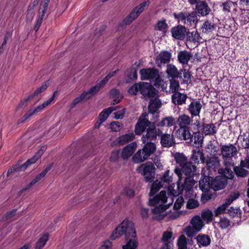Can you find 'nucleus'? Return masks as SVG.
<instances>
[{
	"mask_svg": "<svg viewBox=\"0 0 249 249\" xmlns=\"http://www.w3.org/2000/svg\"><path fill=\"white\" fill-rule=\"evenodd\" d=\"M215 28L216 24L213 21L210 20L204 21L200 28L202 33L206 34L212 33Z\"/></svg>",
	"mask_w": 249,
	"mask_h": 249,
	"instance_id": "27",
	"label": "nucleus"
},
{
	"mask_svg": "<svg viewBox=\"0 0 249 249\" xmlns=\"http://www.w3.org/2000/svg\"><path fill=\"white\" fill-rule=\"evenodd\" d=\"M124 234L125 240L130 238H136V232L134 223L128 219H124L121 224L117 227L110 235L111 240H115L120 236Z\"/></svg>",
	"mask_w": 249,
	"mask_h": 249,
	"instance_id": "2",
	"label": "nucleus"
},
{
	"mask_svg": "<svg viewBox=\"0 0 249 249\" xmlns=\"http://www.w3.org/2000/svg\"><path fill=\"white\" fill-rule=\"evenodd\" d=\"M128 93L131 95L140 93L144 98H151L157 95L158 91L150 83L140 82L132 85L128 89Z\"/></svg>",
	"mask_w": 249,
	"mask_h": 249,
	"instance_id": "3",
	"label": "nucleus"
},
{
	"mask_svg": "<svg viewBox=\"0 0 249 249\" xmlns=\"http://www.w3.org/2000/svg\"><path fill=\"white\" fill-rule=\"evenodd\" d=\"M175 134L177 138L183 140H189L191 135L189 127H179L175 131Z\"/></svg>",
	"mask_w": 249,
	"mask_h": 249,
	"instance_id": "22",
	"label": "nucleus"
},
{
	"mask_svg": "<svg viewBox=\"0 0 249 249\" xmlns=\"http://www.w3.org/2000/svg\"><path fill=\"white\" fill-rule=\"evenodd\" d=\"M202 163L205 164L206 168L210 171L215 172L220 165V160L217 156L206 155Z\"/></svg>",
	"mask_w": 249,
	"mask_h": 249,
	"instance_id": "11",
	"label": "nucleus"
},
{
	"mask_svg": "<svg viewBox=\"0 0 249 249\" xmlns=\"http://www.w3.org/2000/svg\"><path fill=\"white\" fill-rule=\"evenodd\" d=\"M171 53L167 51H162L157 55L155 63L159 67H161L162 64L168 63L171 58Z\"/></svg>",
	"mask_w": 249,
	"mask_h": 249,
	"instance_id": "16",
	"label": "nucleus"
},
{
	"mask_svg": "<svg viewBox=\"0 0 249 249\" xmlns=\"http://www.w3.org/2000/svg\"><path fill=\"white\" fill-rule=\"evenodd\" d=\"M153 122H150L148 119V115L146 113H143L139 117L135 127V133L136 135H141L147 127Z\"/></svg>",
	"mask_w": 249,
	"mask_h": 249,
	"instance_id": "7",
	"label": "nucleus"
},
{
	"mask_svg": "<svg viewBox=\"0 0 249 249\" xmlns=\"http://www.w3.org/2000/svg\"><path fill=\"white\" fill-rule=\"evenodd\" d=\"M163 184L161 181L158 180H155L152 184L149 192V195L153 196L160 189Z\"/></svg>",
	"mask_w": 249,
	"mask_h": 249,
	"instance_id": "49",
	"label": "nucleus"
},
{
	"mask_svg": "<svg viewBox=\"0 0 249 249\" xmlns=\"http://www.w3.org/2000/svg\"><path fill=\"white\" fill-rule=\"evenodd\" d=\"M174 158L176 163L181 168L189 161L187 158L182 153H176L175 155Z\"/></svg>",
	"mask_w": 249,
	"mask_h": 249,
	"instance_id": "43",
	"label": "nucleus"
},
{
	"mask_svg": "<svg viewBox=\"0 0 249 249\" xmlns=\"http://www.w3.org/2000/svg\"><path fill=\"white\" fill-rule=\"evenodd\" d=\"M240 196V194L238 192H231L228 197L225 200L224 203L229 206L231 204L233 201L237 199Z\"/></svg>",
	"mask_w": 249,
	"mask_h": 249,
	"instance_id": "50",
	"label": "nucleus"
},
{
	"mask_svg": "<svg viewBox=\"0 0 249 249\" xmlns=\"http://www.w3.org/2000/svg\"><path fill=\"white\" fill-rule=\"evenodd\" d=\"M173 16L178 22L189 27H196L198 21L196 13L195 11H186L178 13H174Z\"/></svg>",
	"mask_w": 249,
	"mask_h": 249,
	"instance_id": "4",
	"label": "nucleus"
},
{
	"mask_svg": "<svg viewBox=\"0 0 249 249\" xmlns=\"http://www.w3.org/2000/svg\"><path fill=\"white\" fill-rule=\"evenodd\" d=\"M173 201L172 196L167 197L165 191H161L155 197L149 199L148 201L149 205H156L152 209V213L155 214H159L158 216H153L152 219L159 221L162 220L165 216V214L162 213L169 208Z\"/></svg>",
	"mask_w": 249,
	"mask_h": 249,
	"instance_id": "1",
	"label": "nucleus"
},
{
	"mask_svg": "<svg viewBox=\"0 0 249 249\" xmlns=\"http://www.w3.org/2000/svg\"><path fill=\"white\" fill-rule=\"evenodd\" d=\"M192 177L193 176H189L185 178L184 183L181 186V190L178 193H175L174 194V196L182 193L184 194L185 197H188V195L193 194L192 188L196 182Z\"/></svg>",
	"mask_w": 249,
	"mask_h": 249,
	"instance_id": "10",
	"label": "nucleus"
},
{
	"mask_svg": "<svg viewBox=\"0 0 249 249\" xmlns=\"http://www.w3.org/2000/svg\"><path fill=\"white\" fill-rule=\"evenodd\" d=\"M221 153L224 160V166L227 167H233L234 161L232 158L237 155V148L232 144L222 145L221 147Z\"/></svg>",
	"mask_w": 249,
	"mask_h": 249,
	"instance_id": "5",
	"label": "nucleus"
},
{
	"mask_svg": "<svg viewBox=\"0 0 249 249\" xmlns=\"http://www.w3.org/2000/svg\"><path fill=\"white\" fill-rule=\"evenodd\" d=\"M220 7L222 8V11L224 13L229 14L232 11L236 12L237 11V2H233L231 0H228L223 2L220 5Z\"/></svg>",
	"mask_w": 249,
	"mask_h": 249,
	"instance_id": "20",
	"label": "nucleus"
},
{
	"mask_svg": "<svg viewBox=\"0 0 249 249\" xmlns=\"http://www.w3.org/2000/svg\"><path fill=\"white\" fill-rule=\"evenodd\" d=\"M141 78L142 80L155 81V85H159L161 81L159 71L155 68H143L140 70Z\"/></svg>",
	"mask_w": 249,
	"mask_h": 249,
	"instance_id": "6",
	"label": "nucleus"
},
{
	"mask_svg": "<svg viewBox=\"0 0 249 249\" xmlns=\"http://www.w3.org/2000/svg\"><path fill=\"white\" fill-rule=\"evenodd\" d=\"M179 87V83L178 81L176 80L175 79H171L170 80L169 92L174 94L178 92V90Z\"/></svg>",
	"mask_w": 249,
	"mask_h": 249,
	"instance_id": "55",
	"label": "nucleus"
},
{
	"mask_svg": "<svg viewBox=\"0 0 249 249\" xmlns=\"http://www.w3.org/2000/svg\"><path fill=\"white\" fill-rule=\"evenodd\" d=\"M160 143L163 147H170L175 143L173 135L164 134L161 136Z\"/></svg>",
	"mask_w": 249,
	"mask_h": 249,
	"instance_id": "23",
	"label": "nucleus"
},
{
	"mask_svg": "<svg viewBox=\"0 0 249 249\" xmlns=\"http://www.w3.org/2000/svg\"><path fill=\"white\" fill-rule=\"evenodd\" d=\"M187 239L185 235H180L177 241L178 249H187Z\"/></svg>",
	"mask_w": 249,
	"mask_h": 249,
	"instance_id": "54",
	"label": "nucleus"
},
{
	"mask_svg": "<svg viewBox=\"0 0 249 249\" xmlns=\"http://www.w3.org/2000/svg\"><path fill=\"white\" fill-rule=\"evenodd\" d=\"M207 152H208V154L207 155H214L216 156V154L218 151V148L217 146L213 144H210L208 145L207 147Z\"/></svg>",
	"mask_w": 249,
	"mask_h": 249,
	"instance_id": "63",
	"label": "nucleus"
},
{
	"mask_svg": "<svg viewBox=\"0 0 249 249\" xmlns=\"http://www.w3.org/2000/svg\"><path fill=\"white\" fill-rule=\"evenodd\" d=\"M166 72L167 76L169 77H171L172 79L181 78V73L173 64H167Z\"/></svg>",
	"mask_w": 249,
	"mask_h": 249,
	"instance_id": "29",
	"label": "nucleus"
},
{
	"mask_svg": "<svg viewBox=\"0 0 249 249\" xmlns=\"http://www.w3.org/2000/svg\"><path fill=\"white\" fill-rule=\"evenodd\" d=\"M161 105V101L159 99L155 98V99L151 100L148 106L149 112L154 114L158 110Z\"/></svg>",
	"mask_w": 249,
	"mask_h": 249,
	"instance_id": "38",
	"label": "nucleus"
},
{
	"mask_svg": "<svg viewBox=\"0 0 249 249\" xmlns=\"http://www.w3.org/2000/svg\"><path fill=\"white\" fill-rule=\"evenodd\" d=\"M201 216L204 220L208 222L212 221L213 220V213L209 209H205L202 212Z\"/></svg>",
	"mask_w": 249,
	"mask_h": 249,
	"instance_id": "60",
	"label": "nucleus"
},
{
	"mask_svg": "<svg viewBox=\"0 0 249 249\" xmlns=\"http://www.w3.org/2000/svg\"><path fill=\"white\" fill-rule=\"evenodd\" d=\"M147 159L148 157L144 153V151H142V149L137 151L132 157L133 161L136 163L142 162Z\"/></svg>",
	"mask_w": 249,
	"mask_h": 249,
	"instance_id": "39",
	"label": "nucleus"
},
{
	"mask_svg": "<svg viewBox=\"0 0 249 249\" xmlns=\"http://www.w3.org/2000/svg\"><path fill=\"white\" fill-rule=\"evenodd\" d=\"M125 245L122 247L123 249H136L138 245L137 238H130L126 240Z\"/></svg>",
	"mask_w": 249,
	"mask_h": 249,
	"instance_id": "45",
	"label": "nucleus"
},
{
	"mask_svg": "<svg viewBox=\"0 0 249 249\" xmlns=\"http://www.w3.org/2000/svg\"><path fill=\"white\" fill-rule=\"evenodd\" d=\"M240 196V194L238 192H231L228 197L225 200L224 203L229 206L231 204L233 201L237 199Z\"/></svg>",
	"mask_w": 249,
	"mask_h": 249,
	"instance_id": "51",
	"label": "nucleus"
},
{
	"mask_svg": "<svg viewBox=\"0 0 249 249\" xmlns=\"http://www.w3.org/2000/svg\"><path fill=\"white\" fill-rule=\"evenodd\" d=\"M99 86L95 85L94 86L92 87L90 89L86 91H84L86 93L87 99H89L94 94H95L99 90Z\"/></svg>",
	"mask_w": 249,
	"mask_h": 249,
	"instance_id": "61",
	"label": "nucleus"
},
{
	"mask_svg": "<svg viewBox=\"0 0 249 249\" xmlns=\"http://www.w3.org/2000/svg\"><path fill=\"white\" fill-rule=\"evenodd\" d=\"M176 124V120H175V118L173 116H169L163 118L158 125L160 127H171Z\"/></svg>",
	"mask_w": 249,
	"mask_h": 249,
	"instance_id": "41",
	"label": "nucleus"
},
{
	"mask_svg": "<svg viewBox=\"0 0 249 249\" xmlns=\"http://www.w3.org/2000/svg\"><path fill=\"white\" fill-rule=\"evenodd\" d=\"M213 178L210 176H205L201 178L199 182L200 189L203 192H208L211 188V182Z\"/></svg>",
	"mask_w": 249,
	"mask_h": 249,
	"instance_id": "26",
	"label": "nucleus"
},
{
	"mask_svg": "<svg viewBox=\"0 0 249 249\" xmlns=\"http://www.w3.org/2000/svg\"><path fill=\"white\" fill-rule=\"evenodd\" d=\"M244 167L236 166L233 168V170L235 174L238 177H245L248 174V171L243 168Z\"/></svg>",
	"mask_w": 249,
	"mask_h": 249,
	"instance_id": "57",
	"label": "nucleus"
},
{
	"mask_svg": "<svg viewBox=\"0 0 249 249\" xmlns=\"http://www.w3.org/2000/svg\"><path fill=\"white\" fill-rule=\"evenodd\" d=\"M203 140V135L198 131V132L193 133V135L191 134V138L189 140H190V142H194L196 145L199 146L202 144Z\"/></svg>",
	"mask_w": 249,
	"mask_h": 249,
	"instance_id": "44",
	"label": "nucleus"
},
{
	"mask_svg": "<svg viewBox=\"0 0 249 249\" xmlns=\"http://www.w3.org/2000/svg\"><path fill=\"white\" fill-rule=\"evenodd\" d=\"M171 32L173 37L178 40L184 39L187 33L186 27L181 25L173 27Z\"/></svg>",
	"mask_w": 249,
	"mask_h": 249,
	"instance_id": "17",
	"label": "nucleus"
},
{
	"mask_svg": "<svg viewBox=\"0 0 249 249\" xmlns=\"http://www.w3.org/2000/svg\"><path fill=\"white\" fill-rule=\"evenodd\" d=\"M48 86L46 83L43 84L40 87L37 88L32 95H29L26 99V101H29L33 98L35 96H37L40 93L44 91L47 88Z\"/></svg>",
	"mask_w": 249,
	"mask_h": 249,
	"instance_id": "56",
	"label": "nucleus"
},
{
	"mask_svg": "<svg viewBox=\"0 0 249 249\" xmlns=\"http://www.w3.org/2000/svg\"><path fill=\"white\" fill-rule=\"evenodd\" d=\"M196 166L194 165L191 161H189L181 169L176 167L174 172L178 178V181H181L182 173H183L186 176H193L196 174Z\"/></svg>",
	"mask_w": 249,
	"mask_h": 249,
	"instance_id": "8",
	"label": "nucleus"
},
{
	"mask_svg": "<svg viewBox=\"0 0 249 249\" xmlns=\"http://www.w3.org/2000/svg\"><path fill=\"white\" fill-rule=\"evenodd\" d=\"M51 165H50L49 166H48L44 169L41 173L38 175L35 178H34L31 182L27 185L23 190V191H26L31 188L33 185H34L35 183L37 182L39 180L41 179L42 178H43L46 174L48 173V172L51 169Z\"/></svg>",
	"mask_w": 249,
	"mask_h": 249,
	"instance_id": "33",
	"label": "nucleus"
},
{
	"mask_svg": "<svg viewBox=\"0 0 249 249\" xmlns=\"http://www.w3.org/2000/svg\"><path fill=\"white\" fill-rule=\"evenodd\" d=\"M23 164L19 165H14L11 168H10L7 171V175L9 176L10 174H12L13 172H19L21 170H24L27 168H25V166H23Z\"/></svg>",
	"mask_w": 249,
	"mask_h": 249,
	"instance_id": "62",
	"label": "nucleus"
},
{
	"mask_svg": "<svg viewBox=\"0 0 249 249\" xmlns=\"http://www.w3.org/2000/svg\"><path fill=\"white\" fill-rule=\"evenodd\" d=\"M46 149L47 146L46 145L42 146L32 158L28 159L23 164V166H25V168H27L29 165L35 163L41 157Z\"/></svg>",
	"mask_w": 249,
	"mask_h": 249,
	"instance_id": "28",
	"label": "nucleus"
},
{
	"mask_svg": "<svg viewBox=\"0 0 249 249\" xmlns=\"http://www.w3.org/2000/svg\"><path fill=\"white\" fill-rule=\"evenodd\" d=\"M144 145L143 147L142 151L145 154L148 158L150 155L154 154L156 150V146L153 142H143Z\"/></svg>",
	"mask_w": 249,
	"mask_h": 249,
	"instance_id": "36",
	"label": "nucleus"
},
{
	"mask_svg": "<svg viewBox=\"0 0 249 249\" xmlns=\"http://www.w3.org/2000/svg\"><path fill=\"white\" fill-rule=\"evenodd\" d=\"M155 175V168L151 162L146 163L143 169V176L146 182H151L153 181Z\"/></svg>",
	"mask_w": 249,
	"mask_h": 249,
	"instance_id": "14",
	"label": "nucleus"
},
{
	"mask_svg": "<svg viewBox=\"0 0 249 249\" xmlns=\"http://www.w3.org/2000/svg\"><path fill=\"white\" fill-rule=\"evenodd\" d=\"M159 134L155 123L151 124L146 128V134L142 137V142H152L156 140Z\"/></svg>",
	"mask_w": 249,
	"mask_h": 249,
	"instance_id": "12",
	"label": "nucleus"
},
{
	"mask_svg": "<svg viewBox=\"0 0 249 249\" xmlns=\"http://www.w3.org/2000/svg\"><path fill=\"white\" fill-rule=\"evenodd\" d=\"M227 184V180L222 176H218L212 180L211 189L214 191L222 190L225 188Z\"/></svg>",
	"mask_w": 249,
	"mask_h": 249,
	"instance_id": "18",
	"label": "nucleus"
},
{
	"mask_svg": "<svg viewBox=\"0 0 249 249\" xmlns=\"http://www.w3.org/2000/svg\"><path fill=\"white\" fill-rule=\"evenodd\" d=\"M202 105L200 101L193 100L188 107V111L191 115L192 117L199 116V114L202 108Z\"/></svg>",
	"mask_w": 249,
	"mask_h": 249,
	"instance_id": "19",
	"label": "nucleus"
},
{
	"mask_svg": "<svg viewBox=\"0 0 249 249\" xmlns=\"http://www.w3.org/2000/svg\"><path fill=\"white\" fill-rule=\"evenodd\" d=\"M191 224L192 227L195 228L199 231L202 228V220L198 216H194L191 220Z\"/></svg>",
	"mask_w": 249,
	"mask_h": 249,
	"instance_id": "52",
	"label": "nucleus"
},
{
	"mask_svg": "<svg viewBox=\"0 0 249 249\" xmlns=\"http://www.w3.org/2000/svg\"><path fill=\"white\" fill-rule=\"evenodd\" d=\"M196 194H191L188 195V197H186L188 199V200L186 204V208L188 209H194L197 208L199 203L197 199H196Z\"/></svg>",
	"mask_w": 249,
	"mask_h": 249,
	"instance_id": "37",
	"label": "nucleus"
},
{
	"mask_svg": "<svg viewBox=\"0 0 249 249\" xmlns=\"http://www.w3.org/2000/svg\"><path fill=\"white\" fill-rule=\"evenodd\" d=\"M49 239L48 233L43 234L37 241L35 249H42Z\"/></svg>",
	"mask_w": 249,
	"mask_h": 249,
	"instance_id": "46",
	"label": "nucleus"
},
{
	"mask_svg": "<svg viewBox=\"0 0 249 249\" xmlns=\"http://www.w3.org/2000/svg\"><path fill=\"white\" fill-rule=\"evenodd\" d=\"M187 98V94L177 92L172 95L171 99L174 105L179 106L185 104Z\"/></svg>",
	"mask_w": 249,
	"mask_h": 249,
	"instance_id": "21",
	"label": "nucleus"
},
{
	"mask_svg": "<svg viewBox=\"0 0 249 249\" xmlns=\"http://www.w3.org/2000/svg\"><path fill=\"white\" fill-rule=\"evenodd\" d=\"M205 157L202 151L200 149L196 148L192 151L191 158L195 163H199L200 160L202 162V160H203Z\"/></svg>",
	"mask_w": 249,
	"mask_h": 249,
	"instance_id": "42",
	"label": "nucleus"
},
{
	"mask_svg": "<svg viewBox=\"0 0 249 249\" xmlns=\"http://www.w3.org/2000/svg\"><path fill=\"white\" fill-rule=\"evenodd\" d=\"M228 213L232 217H240L242 212L239 208L231 207L228 211Z\"/></svg>",
	"mask_w": 249,
	"mask_h": 249,
	"instance_id": "59",
	"label": "nucleus"
},
{
	"mask_svg": "<svg viewBox=\"0 0 249 249\" xmlns=\"http://www.w3.org/2000/svg\"><path fill=\"white\" fill-rule=\"evenodd\" d=\"M217 224L220 228L223 230L228 228L230 226L231 222L228 218L223 216L220 218Z\"/></svg>",
	"mask_w": 249,
	"mask_h": 249,
	"instance_id": "53",
	"label": "nucleus"
},
{
	"mask_svg": "<svg viewBox=\"0 0 249 249\" xmlns=\"http://www.w3.org/2000/svg\"><path fill=\"white\" fill-rule=\"evenodd\" d=\"M191 117L185 114H182L179 115L176 120V124L179 127H189L191 124Z\"/></svg>",
	"mask_w": 249,
	"mask_h": 249,
	"instance_id": "25",
	"label": "nucleus"
},
{
	"mask_svg": "<svg viewBox=\"0 0 249 249\" xmlns=\"http://www.w3.org/2000/svg\"><path fill=\"white\" fill-rule=\"evenodd\" d=\"M241 13L239 16L240 23L241 25H245L249 22V12L245 9H241Z\"/></svg>",
	"mask_w": 249,
	"mask_h": 249,
	"instance_id": "48",
	"label": "nucleus"
},
{
	"mask_svg": "<svg viewBox=\"0 0 249 249\" xmlns=\"http://www.w3.org/2000/svg\"><path fill=\"white\" fill-rule=\"evenodd\" d=\"M149 5L148 1H144L139 4L131 11L130 13L123 20L125 24H128L135 19Z\"/></svg>",
	"mask_w": 249,
	"mask_h": 249,
	"instance_id": "9",
	"label": "nucleus"
},
{
	"mask_svg": "<svg viewBox=\"0 0 249 249\" xmlns=\"http://www.w3.org/2000/svg\"><path fill=\"white\" fill-rule=\"evenodd\" d=\"M201 130L205 135H213L217 132L215 124L212 123H203Z\"/></svg>",
	"mask_w": 249,
	"mask_h": 249,
	"instance_id": "30",
	"label": "nucleus"
},
{
	"mask_svg": "<svg viewBox=\"0 0 249 249\" xmlns=\"http://www.w3.org/2000/svg\"><path fill=\"white\" fill-rule=\"evenodd\" d=\"M57 91H55L54 92L53 96L50 99H49L48 100L44 102L43 104H42L41 105H39L38 106H37V107H36L35 108H31V109H30L23 116V121L26 120L29 118H30V117L32 116L33 115L42 111L45 107H46L49 105H50L51 104V103L53 100L54 97V95H55V93Z\"/></svg>",
	"mask_w": 249,
	"mask_h": 249,
	"instance_id": "13",
	"label": "nucleus"
},
{
	"mask_svg": "<svg viewBox=\"0 0 249 249\" xmlns=\"http://www.w3.org/2000/svg\"><path fill=\"white\" fill-rule=\"evenodd\" d=\"M123 126V124L118 121H114L110 124L111 130L115 132L119 131Z\"/></svg>",
	"mask_w": 249,
	"mask_h": 249,
	"instance_id": "64",
	"label": "nucleus"
},
{
	"mask_svg": "<svg viewBox=\"0 0 249 249\" xmlns=\"http://www.w3.org/2000/svg\"><path fill=\"white\" fill-rule=\"evenodd\" d=\"M137 147L135 142H132L125 146L122 152V157L124 160L128 159L134 153Z\"/></svg>",
	"mask_w": 249,
	"mask_h": 249,
	"instance_id": "24",
	"label": "nucleus"
},
{
	"mask_svg": "<svg viewBox=\"0 0 249 249\" xmlns=\"http://www.w3.org/2000/svg\"><path fill=\"white\" fill-rule=\"evenodd\" d=\"M225 169L220 168L218 169V173L221 174L223 177H225L227 180V179H232L233 178L234 174L232 170L230 168V167H227Z\"/></svg>",
	"mask_w": 249,
	"mask_h": 249,
	"instance_id": "47",
	"label": "nucleus"
},
{
	"mask_svg": "<svg viewBox=\"0 0 249 249\" xmlns=\"http://www.w3.org/2000/svg\"><path fill=\"white\" fill-rule=\"evenodd\" d=\"M134 138L135 135L133 133H129L120 136L116 141L119 145H123L132 141Z\"/></svg>",
	"mask_w": 249,
	"mask_h": 249,
	"instance_id": "32",
	"label": "nucleus"
},
{
	"mask_svg": "<svg viewBox=\"0 0 249 249\" xmlns=\"http://www.w3.org/2000/svg\"><path fill=\"white\" fill-rule=\"evenodd\" d=\"M168 27L165 20H159L155 25V28L159 31H162L163 33H166V29Z\"/></svg>",
	"mask_w": 249,
	"mask_h": 249,
	"instance_id": "58",
	"label": "nucleus"
},
{
	"mask_svg": "<svg viewBox=\"0 0 249 249\" xmlns=\"http://www.w3.org/2000/svg\"><path fill=\"white\" fill-rule=\"evenodd\" d=\"M196 15L205 17L208 16L212 12L211 8L205 0L199 1L196 5L195 8Z\"/></svg>",
	"mask_w": 249,
	"mask_h": 249,
	"instance_id": "15",
	"label": "nucleus"
},
{
	"mask_svg": "<svg viewBox=\"0 0 249 249\" xmlns=\"http://www.w3.org/2000/svg\"><path fill=\"white\" fill-rule=\"evenodd\" d=\"M196 239L199 247L208 246L211 241L210 237L205 234H198Z\"/></svg>",
	"mask_w": 249,
	"mask_h": 249,
	"instance_id": "35",
	"label": "nucleus"
},
{
	"mask_svg": "<svg viewBox=\"0 0 249 249\" xmlns=\"http://www.w3.org/2000/svg\"><path fill=\"white\" fill-rule=\"evenodd\" d=\"M192 57V55L191 53L187 51H182L178 53V60L182 65L187 64Z\"/></svg>",
	"mask_w": 249,
	"mask_h": 249,
	"instance_id": "31",
	"label": "nucleus"
},
{
	"mask_svg": "<svg viewBox=\"0 0 249 249\" xmlns=\"http://www.w3.org/2000/svg\"><path fill=\"white\" fill-rule=\"evenodd\" d=\"M186 35L187 41L194 43H198L201 39L199 34L196 31L187 32Z\"/></svg>",
	"mask_w": 249,
	"mask_h": 249,
	"instance_id": "40",
	"label": "nucleus"
},
{
	"mask_svg": "<svg viewBox=\"0 0 249 249\" xmlns=\"http://www.w3.org/2000/svg\"><path fill=\"white\" fill-rule=\"evenodd\" d=\"M51 165H50L49 166H48L44 169L41 173L38 175L35 178H34L31 182L27 185L23 190V191H26L31 188L33 185H34L35 183L37 182L39 180L41 179L42 178H43L46 174L48 173V172L51 169Z\"/></svg>",
	"mask_w": 249,
	"mask_h": 249,
	"instance_id": "34",
	"label": "nucleus"
}]
</instances>
